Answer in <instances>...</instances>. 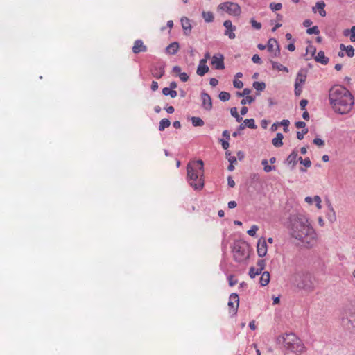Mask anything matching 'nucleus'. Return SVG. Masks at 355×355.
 Listing matches in <instances>:
<instances>
[{"instance_id": "1", "label": "nucleus", "mask_w": 355, "mask_h": 355, "mask_svg": "<svg viewBox=\"0 0 355 355\" xmlns=\"http://www.w3.org/2000/svg\"><path fill=\"white\" fill-rule=\"evenodd\" d=\"M288 228L290 235L306 247L312 246L315 241L316 233L304 214H291Z\"/></svg>"}, {"instance_id": "2", "label": "nucleus", "mask_w": 355, "mask_h": 355, "mask_svg": "<svg viewBox=\"0 0 355 355\" xmlns=\"http://www.w3.org/2000/svg\"><path fill=\"white\" fill-rule=\"evenodd\" d=\"M329 99L334 111L339 114H348L354 103L352 93L341 85H334L330 89Z\"/></svg>"}, {"instance_id": "3", "label": "nucleus", "mask_w": 355, "mask_h": 355, "mask_svg": "<svg viewBox=\"0 0 355 355\" xmlns=\"http://www.w3.org/2000/svg\"><path fill=\"white\" fill-rule=\"evenodd\" d=\"M187 180L195 190H200L204 187L202 178L204 171V163L201 159L189 162L187 167Z\"/></svg>"}, {"instance_id": "4", "label": "nucleus", "mask_w": 355, "mask_h": 355, "mask_svg": "<svg viewBox=\"0 0 355 355\" xmlns=\"http://www.w3.org/2000/svg\"><path fill=\"white\" fill-rule=\"evenodd\" d=\"M277 344L292 352H302L304 345L302 340L294 334H284L277 338Z\"/></svg>"}, {"instance_id": "5", "label": "nucleus", "mask_w": 355, "mask_h": 355, "mask_svg": "<svg viewBox=\"0 0 355 355\" xmlns=\"http://www.w3.org/2000/svg\"><path fill=\"white\" fill-rule=\"evenodd\" d=\"M232 252L234 260L237 263L243 262L250 257L249 245L243 241H235L233 243Z\"/></svg>"}, {"instance_id": "6", "label": "nucleus", "mask_w": 355, "mask_h": 355, "mask_svg": "<svg viewBox=\"0 0 355 355\" xmlns=\"http://www.w3.org/2000/svg\"><path fill=\"white\" fill-rule=\"evenodd\" d=\"M218 10L228 13L230 15L239 17L241 13V8L238 3L227 1L219 4Z\"/></svg>"}, {"instance_id": "7", "label": "nucleus", "mask_w": 355, "mask_h": 355, "mask_svg": "<svg viewBox=\"0 0 355 355\" xmlns=\"http://www.w3.org/2000/svg\"><path fill=\"white\" fill-rule=\"evenodd\" d=\"M297 287L306 291H311L314 288L312 277L309 274L303 275L300 281L297 283Z\"/></svg>"}, {"instance_id": "8", "label": "nucleus", "mask_w": 355, "mask_h": 355, "mask_svg": "<svg viewBox=\"0 0 355 355\" xmlns=\"http://www.w3.org/2000/svg\"><path fill=\"white\" fill-rule=\"evenodd\" d=\"M267 49L271 53L272 58L279 57L280 55V46L278 42L275 38H270L267 44Z\"/></svg>"}, {"instance_id": "9", "label": "nucleus", "mask_w": 355, "mask_h": 355, "mask_svg": "<svg viewBox=\"0 0 355 355\" xmlns=\"http://www.w3.org/2000/svg\"><path fill=\"white\" fill-rule=\"evenodd\" d=\"M165 63L159 62L156 63L152 69V75L157 79L162 78L165 73Z\"/></svg>"}, {"instance_id": "10", "label": "nucleus", "mask_w": 355, "mask_h": 355, "mask_svg": "<svg viewBox=\"0 0 355 355\" xmlns=\"http://www.w3.org/2000/svg\"><path fill=\"white\" fill-rule=\"evenodd\" d=\"M211 64L216 69L221 70L225 69L224 57L222 54L218 53L213 55Z\"/></svg>"}, {"instance_id": "11", "label": "nucleus", "mask_w": 355, "mask_h": 355, "mask_svg": "<svg viewBox=\"0 0 355 355\" xmlns=\"http://www.w3.org/2000/svg\"><path fill=\"white\" fill-rule=\"evenodd\" d=\"M257 251L259 257H263L266 255L268 248L266 239L263 237H261L257 245Z\"/></svg>"}, {"instance_id": "12", "label": "nucleus", "mask_w": 355, "mask_h": 355, "mask_svg": "<svg viewBox=\"0 0 355 355\" xmlns=\"http://www.w3.org/2000/svg\"><path fill=\"white\" fill-rule=\"evenodd\" d=\"M201 100L202 107L207 111H210L212 109L213 105L212 101L209 94L205 92H202L201 93Z\"/></svg>"}, {"instance_id": "13", "label": "nucleus", "mask_w": 355, "mask_h": 355, "mask_svg": "<svg viewBox=\"0 0 355 355\" xmlns=\"http://www.w3.org/2000/svg\"><path fill=\"white\" fill-rule=\"evenodd\" d=\"M223 26L225 28L224 35L228 36L230 39H234L236 35L234 32L236 31V26L232 25L230 20H225Z\"/></svg>"}, {"instance_id": "14", "label": "nucleus", "mask_w": 355, "mask_h": 355, "mask_svg": "<svg viewBox=\"0 0 355 355\" xmlns=\"http://www.w3.org/2000/svg\"><path fill=\"white\" fill-rule=\"evenodd\" d=\"M239 304V297L238 294L233 293L229 297L228 306L232 309L234 313L236 314L238 310Z\"/></svg>"}, {"instance_id": "15", "label": "nucleus", "mask_w": 355, "mask_h": 355, "mask_svg": "<svg viewBox=\"0 0 355 355\" xmlns=\"http://www.w3.org/2000/svg\"><path fill=\"white\" fill-rule=\"evenodd\" d=\"M307 71L305 69H300L297 72V77L295 81V85H303L306 79Z\"/></svg>"}, {"instance_id": "16", "label": "nucleus", "mask_w": 355, "mask_h": 355, "mask_svg": "<svg viewBox=\"0 0 355 355\" xmlns=\"http://www.w3.org/2000/svg\"><path fill=\"white\" fill-rule=\"evenodd\" d=\"M132 50L134 53L137 54L141 52H146L147 47L144 44L142 40H137L134 43Z\"/></svg>"}, {"instance_id": "17", "label": "nucleus", "mask_w": 355, "mask_h": 355, "mask_svg": "<svg viewBox=\"0 0 355 355\" xmlns=\"http://www.w3.org/2000/svg\"><path fill=\"white\" fill-rule=\"evenodd\" d=\"M246 127H248L250 129H256L257 128V125L255 124V121L253 119H247L243 121V123L240 124L239 126V130H243Z\"/></svg>"}, {"instance_id": "18", "label": "nucleus", "mask_w": 355, "mask_h": 355, "mask_svg": "<svg viewBox=\"0 0 355 355\" xmlns=\"http://www.w3.org/2000/svg\"><path fill=\"white\" fill-rule=\"evenodd\" d=\"M325 6H326V4H325V3L323 1H318L315 3V6L312 8V10H313V12H316V9H318V10H319L320 15L322 16V17H325L326 14H327L326 11L324 10Z\"/></svg>"}, {"instance_id": "19", "label": "nucleus", "mask_w": 355, "mask_h": 355, "mask_svg": "<svg viewBox=\"0 0 355 355\" xmlns=\"http://www.w3.org/2000/svg\"><path fill=\"white\" fill-rule=\"evenodd\" d=\"M181 25L184 31L185 35H189L191 30V21L187 17L181 19Z\"/></svg>"}, {"instance_id": "20", "label": "nucleus", "mask_w": 355, "mask_h": 355, "mask_svg": "<svg viewBox=\"0 0 355 355\" xmlns=\"http://www.w3.org/2000/svg\"><path fill=\"white\" fill-rule=\"evenodd\" d=\"M315 60L322 64H327L329 61V58L325 56L324 52L322 51H320L317 55L315 56Z\"/></svg>"}, {"instance_id": "21", "label": "nucleus", "mask_w": 355, "mask_h": 355, "mask_svg": "<svg viewBox=\"0 0 355 355\" xmlns=\"http://www.w3.org/2000/svg\"><path fill=\"white\" fill-rule=\"evenodd\" d=\"M180 48L179 43L174 42L171 43L166 48V52L170 55H175Z\"/></svg>"}, {"instance_id": "22", "label": "nucleus", "mask_w": 355, "mask_h": 355, "mask_svg": "<svg viewBox=\"0 0 355 355\" xmlns=\"http://www.w3.org/2000/svg\"><path fill=\"white\" fill-rule=\"evenodd\" d=\"M284 138L283 134L278 132L276 135V137L272 139V144L275 147H281L283 145L282 139Z\"/></svg>"}, {"instance_id": "23", "label": "nucleus", "mask_w": 355, "mask_h": 355, "mask_svg": "<svg viewBox=\"0 0 355 355\" xmlns=\"http://www.w3.org/2000/svg\"><path fill=\"white\" fill-rule=\"evenodd\" d=\"M297 153L293 150L287 157L286 162L288 164H292L294 167L297 164Z\"/></svg>"}, {"instance_id": "24", "label": "nucleus", "mask_w": 355, "mask_h": 355, "mask_svg": "<svg viewBox=\"0 0 355 355\" xmlns=\"http://www.w3.org/2000/svg\"><path fill=\"white\" fill-rule=\"evenodd\" d=\"M209 71V67L206 64H200L197 67L196 73L200 76H203Z\"/></svg>"}, {"instance_id": "25", "label": "nucleus", "mask_w": 355, "mask_h": 355, "mask_svg": "<svg viewBox=\"0 0 355 355\" xmlns=\"http://www.w3.org/2000/svg\"><path fill=\"white\" fill-rule=\"evenodd\" d=\"M270 279V273L267 271L263 272L260 277L259 283L261 286H265L268 284Z\"/></svg>"}, {"instance_id": "26", "label": "nucleus", "mask_w": 355, "mask_h": 355, "mask_svg": "<svg viewBox=\"0 0 355 355\" xmlns=\"http://www.w3.org/2000/svg\"><path fill=\"white\" fill-rule=\"evenodd\" d=\"M202 17L207 23L213 22L214 19V15L211 11H203L202 12Z\"/></svg>"}, {"instance_id": "27", "label": "nucleus", "mask_w": 355, "mask_h": 355, "mask_svg": "<svg viewBox=\"0 0 355 355\" xmlns=\"http://www.w3.org/2000/svg\"><path fill=\"white\" fill-rule=\"evenodd\" d=\"M270 63L272 64V67L273 69H277L279 71H285L288 72V69L286 67L283 66L277 62H275L273 60H270Z\"/></svg>"}, {"instance_id": "28", "label": "nucleus", "mask_w": 355, "mask_h": 355, "mask_svg": "<svg viewBox=\"0 0 355 355\" xmlns=\"http://www.w3.org/2000/svg\"><path fill=\"white\" fill-rule=\"evenodd\" d=\"M162 94L164 96H170L171 98H175L177 96V92L174 89H172L168 87H164L162 89Z\"/></svg>"}, {"instance_id": "29", "label": "nucleus", "mask_w": 355, "mask_h": 355, "mask_svg": "<svg viewBox=\"0 0 355 355\" xmlns=\"http://www.w3.org/2000/svg\"><path fill=\"white\" fill-rule=\"evenodd\" d=\"M191 121L194 127H201L205 124L203 120L198 116H192Z\"/></svg>"}, {"instance_id": "30", "label": "nucleus", "mask_w": 355, "mask_h": 355, "mask_svg": "<svg viewBox=\"0 0 355 355\" xmlns=\"http://www.w3.org/2000/svg\"><path fill=\"white\" fill-rule=\"evenodd\" d=\"M171 122L168 119H162L159 122V130L164 131L166 128L169 127Z\"/></svg>"}, {"instance_id": "31", "label": "nucleus", "mask_w": 355, "mask_h": 355, "mask_svg": "<svg viewBox=\"0 0 355 355\" xmlns=\"http://www.w3.org/2000/svg\"><path fill=\"white\" fill-rule=\"evenodd\" d=\"M261 165L263 166L264 171L267 173L275 169V166L268 165V161L267 159H263L261 161Z\"/></svg>"}, {"instance_id": "32", "label": "nucleus", "mask_w": 355, "mask_h": 355, "mask_svg": "<svg viewBox=\"0 0 355 355\" xmlns=\"http://www.w3.org/2000/svg\"><path fill=\"white\" fill-rule=\"evenodd\" d=\"M253 87L258 92L263 91L266 88V84L263 82L255 81L253 83Z\"/></svg>"}, {"instance_id": "33", "label": "nucleus", "mask_w": 355, "mask_h": 355, "mask_svg": "<svg viewBox=\"0 0 355 355\" xmlns=\"http://www.w3.org/2000/svg\"><path fill=\"white\" fill-rule=\"evenodd\" d=\"M351 33L350 35V40L352 42H355V26H352L350 30L346 29L344 31V35L345 36H347L349 33Z\"/></svg>"}, {"instance_id": "34", "label": "nucleus", "mask_w": 355, "mask_h": 355, "mask_svg": "<svg viewBox=\"0 0 355 355\" xmlns=\"http://www.w3.org/2000/svg\"><path fill=\"white\" fill-rule=\"evenodd\" d=\"M230 113L237 122H241L243 120V118L238 114L236 107H232L230 109Z\"/></svg>"}, {"instance_id": "35", "label": "nucleus", "mask_w": 355, "mask_h": 355, "mask_svg": "<svg viewBox=\"0 0 355 355\" xmlns=\"http://www.w3.org/2000/svg\"><path fill=\"white\" fill-rule=\"evenodd\" d=\"M218 97L221 101L225 102L230 100V94L229 92H221L219 94Z\"/></svg>"}, {"instance_id": "36", "label": "nucleus", "mask_w": 355, "mask_h": 355, "mask_svg": "<svg viewBox=\"0 0 355 355\" xmlns=\"http://www.w3.org/2000/svg\"><path fill=\"white\" fill-rule=\"evenodd\" d=\"M306 53H311V57H313L316 53V48L313 46L311 43L308 45V46L306 49Z\"/></svg>"}, {"instance_id": "37", "label": "nucleus", "mask_w": 355, "mask_h": 355, "mask_svg": "<svg viewBox=\"0 0 355 355\" xmlns=\"http://www.w3.org/2000/svg\"><path fill=\"white\" fill-rule=\"evenodd\" d=\"M254 101H255V98L254 97H252L251 96L248 95L247 96H245V98L241 100V104L243 105H245L246 103L250 104L252 102H254Z\"/></svg>"}, {"instance_id": "38", "label": "nucleus", "mask_w": 355, "mask_h": 355, "mask_svg": "<svg viewBox=\"0 0 355 355\" xmlns=\"http://www.w3.org/2000/svg\"><path fill=\"white\" fill-rule=\"evenodd\" d=\"M270 8L273 11H278L282 9V5L280 3H270Z\"/></svg>"}, {"instance_id": "39", "label": "nucleus", "mask_w": 355, "mask_h": 355, "mask_svg": "<svg viewBox=\"0 0 355 355\" xmlns=\"http://www.w3.org/2000/svg\"><path fill=\"white\" fill-rule=\"evenodd\" d=\"M257 266L258 267L257 269L259 270V272H260L261 273V272L264 270L265 266H266L265 259L259 260L257 263Z\"/></svg>"}, {"instance_id": "40", "label": "nucleus", "mask_w": 355, "mask_h": 355, "mask_svg": "<svg viewBox=\"0 0 355 355\" xmlns=\"http://www.w3.org/2000/svg\"><path fill=\"white\" fill-rule=\"evenodd\" d=\"M298 160L300 164H303L306 167H310L311 165V162L309 157H306L305 159H302V157H299Z\"/></svg>"}, {"instance_id": "41", "label": "nucleus", "mask_w": 355, "mask_h": 355, "mask_svg": "<svg viewBox=\"0 0 355 355\" xmlns=\"http://www.w3.org/2000/svg\"><path fill=\"white\" fill-rule=\"evenodd\" d=\"M306 33L309 35L315 34L318 35L320 33V30L317 26H314L311 28H309L306 30Z\"/></svg>"}, {"instance_id": "42", "label": "nucleus", "mask_w": 355, "mask_h": 355, "mask_svg": "<svg viewBox=\"0 0 355 355\" xmlns=\"http://www.w3.org/2000/svg\"><path fill=\"white\" fill-rule=\"evenodd\" d=\"M261 274L260 272L257 269H255L254 267H251L249 270V275L250 278H254L257 275Z\"/></svg>"}, {"instance_id": "43", "label": "nucleus", "mask_w": 355, "mask_h": 355, "mask_svg": "<svg viewBox=\"0 0 355 355\" xmlns=\"http://www.w3.org/2000/svg\"><path fill=\"white\" fill-rule=\"evenodd\" d=\"M345 51H346V54L349 58L353 57L354 55V49L353 48V46L352 45L347 46L346 47Z\"/></svg>"}, {"instance_id": "44", "label": "nucleus", "mask_w": 355, "mask_h": 355, "mask_svg": "<svg viewBox=\"0 0 355 355\" xmlns=\"http://www.w3.org/2000/svg\"><path fill=\"white\" fill-rule=\"evenodd\" d=\"M250 92H251V90L249 88H245L242 92H237L236 96H239V97L247 96L248 95H249L250 94Z\"/></svg>"}, {"instance_id": "45", "label": "nucleus", "mask_w": 355, "mask_h": 355, "mask_svg": "<svg viewBox=\"0 0 355 355\" xmlns=\"http://www.w3.org/2000/svg\"><path fill=\"white\" fill-rule=\"evenodd\" d=\"M258 227L255 225H252L251 228L247 232V233L251 236H255L256 232L258 230Z\"/></svg>"}, {"instance_id": "46", "label": "nucleus", "mask_w": 355, "mask_h": 355, "mask_svg": "<svg viewBox=\"0 0 355 355\" xmlns=\"http://www.w3.org/2000/svg\"><path fill=\"white\" fill-rule=\"evenodd\" d=\"M308 131H309L308 128H304V129H302V130L301 132H300V131L297 132V138L299 140L303 139L304 135L307 134Z\"/></svg>"}, {"instance_id": "47", "label": "nucleus", "mask_w": 355, "mask_h": 355, "mask_svg": "<svg viewBox=\"0 0 355 355\" xmlns=\"http://www.w3.org/2000/svg\"><path fill=\"white\" fill-rule=\"evenodd\" d=\"M227 280H228L229 285L230 286H233L237 284V280L236 279H234V277L232 275H230L227 277Z\"/></svg>"}, {"instance_id": "48", "label": "nucleus", "mask_w": 355, "mask_h": 355, "mask_svg": "<svg viewBox=\"0 0 355 355\" xmlns=\"http://www.w3.org/2000/svg\"><path fill=\"white\" fill-rule=\"evenodd\" d=\"M250 23L252 24V26L257 29V30H259L261 29V24L259 23V22H257L256 20H254V19H251L250 20Z\"/></svg>"}, {"instance_id": "49", "label": "nucleus", "mask_w": 355, "mask_h": 355, "mask_svg": "<svg viewBox=\"0 0 355 355\" xmlns=\"http://www.w3.org/2000/svg\"><path fill=\"white\" fill-rule=\"evenodd\" d=\"M280 124L284 126V131L285 132H287L288 131V125L290 124L289 121L287 120V119H284V120L282 121Z\"/></svg>"}, {"instance_id": "50", "label": "nucleus", "mask_w": 355, "mask_h": 355, "mask_svg": "<svg viewBox=\"0 0 355 355\" xmlns=\"http://www.w3.org/2000/svg\"><path fill=\"white\" fill-rule=\"evenodd\" d=\"M302 92V85H295V94L297 96H300Z\"/></svg>"}, {"instance_id": "51", "label": "nucleus", "mask_w": 355, "mask_h": 355, "mask_svg": "<svg viewBox=\"0 0 355 355\" xmlns=\"http://www.w3.org/2000/svg\"><path fill=\"white\" fill-rule=\"evenodd\" d=\"M252 60L256 64H261L262 63V60L258 54H254L252 58Z\"/></svg>"}, {"instance_id": "52", "label": "nucleus", "mask_w": 355, "mask_h": 355, "mask_svg": "<svg viewBox=\"0 0 355 355\" xmlns=\"http://www.w3.org/2000/svg\"><path fill=\"white\" fill-rule=\"evenodd\" d=\"M313 144L318 146H323L324 145V141L320 138H315L313 141Z\"/></svg>"}, {"instance_id": "53", "label": "nucleus", "mask_w": 355, "mask_h": 355, "mask_svg": "<svg viewBox=\"0 0 355 355\" xmlns=\"http://www.w3.org/2000/svg\"><path fill=\"white\" fill-rule=\"evenodd\" d=\"M233 85L234 87L237 89H241L243 87V83L242 81L239 80H234L233 81Z\"/></svg>"}, {"instance_id": "54", "label": "nucleus", "mask_w": 355, "mask_h": 355, "mask_svg": "<svg viewBox=\"0 0 355 355\" xmlns=\"http://www.w3.org/2000/svg\"><path fill=\"white\" fill-rule=\"evenodd\" d=\"M179 77L182 82H187L189 78L188 74L185 72H181L179 74Z\"/></svg>"}, {"instance_id": "55", "label": "nucleus", "mask_w": 355, "mask_h": 355, "mask_svg": "<svg viewBox=\"0 0 355 355\" xmlns=\"http://www.w3.org/2000/svg\"><path fill=\"white\" fill-rule=\"evenodd\" d=\"M314 202L316 204V207L318 209H321V198L319 196H315L313 198Z\"/></svg>"}, {"instance_id": "56", "label": "nucleus", "mask_w": 355, "mask_h": 355, "mask_svg": "<svg viewBox=\"0 0 355 355\" xmlns=\"http://www.w3.org/2000/svg\"><path fill=\"white\" fill-rule=\"evenodd\" d=\"M308 104V101L306 99H302L300 101V106L301 107V110H306V106Z\"/></svg>"}, {"instance_id": "57", "label": "nucleus", "mask_w": 355, "mask_h": 355, "mask_svg": "<svg viewBox=\"0 0 355 355\" xmlns=\"http://www.w3.org/2000/svg\"><path fill=\"white\" fill-rule=\"evenodd\" d=\"M295 125L297 128H306V123L304 121H297L295 122Z\"/></svg>"}, {"instance_id": "58", "label": "nucleus", "mask_w": 355, "mask_h": 355, "mask_svg": "<svg viewBox=\"0 0 355 355\" xmlns=\"http://www.w3.org/2000/svg\"><path fill=\"white\" fill-rule=\"evenodd\" d=\"M229 140L226 139H220V142L221 143L222 147L223 149L227 150L229 148Z\"/></svg>"}, {"instance_id": "59", "label": "nucleus", "mask_w": 355, "mask_h": 355, "mask_svg": "<svg viewBox=\"0 0 355 355\" xmlns=\"http://www.w3.org/2000/svg\"><path fill=\"white\" fill-rule=\"evenodd\" d=\"M329 210H330V211L332 213V216H331H331H329V220H330L331 221H334V220H335V219H336L335 211H334V209H333V207H332V206H331V205H329Z\"/></svg>"}, {"instance_id": "60", "label": "nucleus", "mask_w": 355, "mask_h": 355, "mask_svg": "<svg viewBox=\"0 0 355 355\" xmlns=\"http://www.w3.org/2000/svg\"><path fill=\"white\" fill-rule=\"evenodd\" d=\"M227 184L230 187H234L235 186V182L231 176H228L227 178Z\"/></svg>"}, {"instance_id": "61", "label": "nucleus", "mask_w": 355, "mask_h": 355, "mask_svg": "<svg viewBox=\"0 0 355 355\" xmlns=\"http://www.w3.org/2000/svg\"><path fill=\"white\" fill-rule=\"evenodd\" d=\"M209 83L212 87H216L218 84V81L215 78H210Z\"/></svg>"}, {"instance_id": "62", "label": "nucleus", "mask_w": 355, "mask_h": 355, "mask_svg": "<svg viewBox=\"0 0 355 355\" xmlns=\"http://www.w3.org/2000/svg\"><path fill=\"white\" fill-rule=\"evenodd\" d=\"M209 57H210L209 53H205V58L200 60V64H206V62H207V60L209 58Z\"/></svg>"}, {"instance_id": "63", "label": "nucleus", "mask_w": 355, "mask_h": 355, "mask_svg": "<svg viewBox=\"0 0 355 355\" xmlns=\"http://www.w3.org/2000/svg\"><path fill=\"white\" fill-rule=\"evenodd\" d=\"M286 48L290 51H294L295 49V46L294 44V42L288 44Z\"/></svg>"}, {"instance_id": "64", "label": "nucleus", "mask_w": 355, "mask_h": 355, "mask_svg": "<svg viewBox=\"0 0 355 355\" xmlns=\"http://www.w3.org/2000/svg\"><path fill=\"white\" fill-rule=\"evenodd\" d=\"M227 205L230 209H233L236 207L237 204H236V201L232 200V201H230L228 202Z\"/></svg>"}]
</instances>
